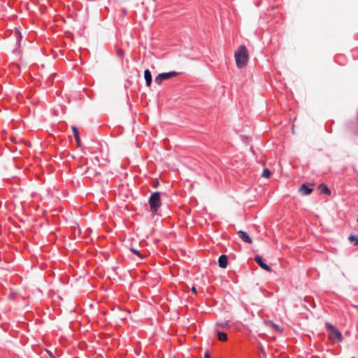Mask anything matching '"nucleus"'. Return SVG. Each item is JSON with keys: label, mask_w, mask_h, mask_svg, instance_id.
<instances>
[{"label": "nucleus", "mask_w": 358, "mask_h": 358, "mask_svg": "<svg viewBox=\"0 0 358 358\" xmlns=\"http://www.w3.org/2000/svg\"><path fill=\"white\" fill-rule=\"evenodd\" d=\"M265 324L266 325L271 326L277 332H279V333L282 332V328L281 327H280L279 325L273 323L272 321H270V320L266 321Z\"/></svg>", "instance_id": "obj_10"}, {"label": "nucleus", "mask_w": 358, "mask_h": 358, "mask_svg": "<svg viewBox=\"0 0 358 358\" xmlns=\"http://www.w3.org/2000/svg\"><path fill=\"white\" fill-rule=\"evenodd\" d=\"M204 358H210V354L208 352H206L204 354Z\"/></svg>", "instance_id": "obj_19"}, {"label": "nucleus", "mask_w": 358, "mask_h": 358, "mask_svg": "<svg viewBox=\"0 0 358 358\" xmlns=\"http://www.w3.org/2000/svg\"><path fill=\"white\" fill-rule=\"evenodd\" d=\"M178 75L176 71H170L168 73H162L159 74L155 79L157 84L160 85L165 80H169L173 77H176Z\"/></svg>", "instance_id": "obj_4"}, {"label": "nucleus", "mask_w": 358, "mask_h": 358, "mask_svg": "<svg viewBox=\"0 0 358 358\" xmlns=\"http://www.w3.org/2000/svg\"><path fill=\"white\" fill-rule=\"evenodd\" d=\"M238 236L244 242L248 243H250V244L252 243V238L249 236L248 233H246L245 231H241V230L238 231Z\"/></svg>", "instance_id": "obj_6"}, {"label": "nucleus", "mask_w": 358, "mask_h": 358, "mask_svg": "<svg viewBox=\"0 0 358 358\" xmlns=\"http://www.w3.org/2000/svg\"><path fill=\"white\" fill-rule=\"evenodd\" d=\"M130 250L134 253L136 255H137L138 257H139L141 259H143L144 257L140 254L139 251L138 250H136V248H130Z\"/></svg>", "instance_id": "obj_16"}, {"label": "nucleus", "mask_w": 358, "mask_h": 358, "mask_svg": "<svg viewBox=\"0 0 358 358\" xmlns=\"http://www.w3.org/2000/svg\"><path fill=\"white\" fill-rule=\"evenodd\" d=\"M261 352H262V354H264V350L263 349H262Z\"/></svg>", "instance_id": "obj_22"}, {"label": "nucleus", "mask_w": 358, "mask_h": 358, "mask_svg": "<svg viewBox=\"0 0 358 358\" xmlns=\"http://www.w3.org/2000/svg\"><path fill=\"white\" fill-rule=\"evenodd\" d=\"M219 266L222 268H225L228 264V257L225 255L220 256L218 259Z\"/></svg>", "instance_id": "obj_7"}, {"label": "nucleus", "mask_w": 358, "mask_h": 358, "mask_svg": "<svg viewBox=\"0 0 358 358\" xmlns=\"http://www.w3.org/2000/svg\"><path fill=\"white\" fill-rule=\"evenodd\" d=\"M191 291H192V293H194V294H196V292H197V291H196V287H194V286H192V288H191Z\"/></svg>", "instance_id": "obj_17"}, {"label": "nucleus", "mask_w": 358, "mask_h": 358, "mask_svg": "<svg viewBox=\"0 0 358 358\" xmlns=\"http://www.w3.org/2000/svg\"><path fill=\"white\" fill-rule=\"evenodd\" d=\"M47 352H48V355L50 356L51 358L55 357L54 355H52V353L50 351L47 350Z\"/></svg>", "instance_id": "obj_20"}, {"label": "nucleus", "mask_w": 358, "mask_h": 358, "mask_svg": "<svg viewBox=\"0 0 358 358\" xmlns=\"http://www.w3.org/2000/svg\"><path fill=\"white\" fill-rule=\"evenodd\" d=\"M53 358H55V357H53Z\"/></svg>", "instance_id": "obj_23"}, {"label": "nucleus", "mask_w": 358, "mask_h": 358, "mask_svg": "<svg viewBox=\"0 0 358 358\" xmlns=\"http://www.w3.org/2000/svg\"><path fill=\"white\" fill-rule=\"evenodd\" d=\"M300 191L304 195H308L313 192V189L309 188L305 184H303L300 187Z\"/></svg>", "instance_id": "obj_11"}, {"label": "nucleus", "mask_w": 358, "mask_h": 358, "mask_svg": "<svg viewBox=\"0 0 358 358\" xmlns=\"http://www.w3.org/2000/svg\"><path fill=\"white\" fill-rule=\"evenodd\" d=\"M325 326L328 331V336L330 340L334 343L341 342L343 341V335L337 328L329 322H327Z\"/></svg>", "instance_id": "obj_2"}, {"label": "nucleus", "mask_w": 358, "mask_h": 358, "mask_svg": "<svg viewBox=\"0 0 358 358\" xmlns=\"http://www.w3.org/2000/svg\"><path fill=\"white\" fill-rule=\"evenodd\" d=\"M148 203L151 212L156 213L161 206L160 192L152 193L149 198Z\"/></svg>", "instance_id": "obj_3"}, {"label": "nucleus", "mask_w": 358, "mask_h": 358, "mask_svg": "<svg viewBox=\"0 0 358 358\" xmlns=\"http://www.w3.org/2000/svg\"><path fill=\"white\" fill-rule=\"evenodd\" d=\"M218 339L221 341H226L227 340V334L221 331L217 332Z\"/></svg>", "instance_id": "obj_14"}, {"label": "nucleus", "mask_w": 358, "mask_h": 358, "mask_svg": "<svg viewBox=\"0 0 358 358\" xmlns=\"http://www.w3.org/2000/svg\"><path fill=\"white\" fill-rule=\"evenodd\" d=\"M348 240L354 245H358V236H357L350 235L348 237Z\"/></svg>", "instance_id": "obj_13"}, {"label": "nucleus", "mask_w": 358, "mask_h": 358, "mask_svg": "<svg viewBox=\"0 0 358 358\" xmlns=\"http://www.w3.org/2000/svg\"><path fill=\"white\" fill-rule=\"evenodd\" d=\"M158 185H159V182H155V185H154V187H155V188H156V187H158Z\"/></svg>", "instance_id": "obj_21"}, {"label": "nucleus", "mask_w": 358, "mask_h": 358, "mask_svg": "<svg viewBox=\"0 0 358 358\" xmlns=\"http://www.w3.org/2000/svg\"><path fill=\"white\" fill-rule=\"evenodd\" d=\"M234 57L237 67L239 69L244 67L249 59V52L247 48L245 45L240 46L238 50L235 52Z\"/></svg>", "instance_id": "obj_1"}, {"label": "nucleus", "mask_w": 358, "mask_h": 358, "mask_svg": "<svg viewBox=\"0 0 358 358\" xmlns=\"http://www.w3.org/2000/svg\"><path fill=\"white\" fill-rule=\"evenodd\" d=\"M319 188L322 193L326 194L327 195L331 194V190L329 189V187L326 185L320 184L319 186Z\"/></svg>", "instance_id": "obj_12"}, {"label": "nucleus", "mask_w": 358, "mask_h": 358, "mask_svg": "<svg viewBox=\"0 0 358 358\" xmlns=\"http://www.w3.org/2000/svg\"><path fill=\"white\" fill-rule=\"evenodd\" d=\"M71 129H72V131L73 133V136H74V138H75V139L76 141V143H77L78 145L80 147L81 145V142H80V135H79L78 130V129L74 125L71 126Z\"/></svg>", "instance_id": "obj_8"}, {"label": "nucleus", "mask_w": 358, "mask_h": 358, "mask_svg": "<svg viewBox=\"0 0 358 358\" xmlns=\"http://www.w3.org/2000/svg\"><path fill=\"white\" fill-rule=\"evenodd\" d=\"M15 33L17 34L19 39H20L22 38L20 32L18 30H16Z\"/></svg>", "instance_id": "obj_18"}, {"label": "nucleus", "mask_w": 358, "mask_h": 358, "mask_svg": "<svg viewBox=\"0 0 358 358\" xmlns=\"http://www.w3.org/2000/svg\"><path fill=\"white\" fill-rule=\"evenodd\" d=\"M144 78L146 81V85L148 87H150L152 83V75H151L150 70H148V69L145 70Z\"/></svg>", "instance_id": "obj_9"}, {"label": "nucleus", "mask_w": 358, "mask_h": 358, "mask_svg": "<svg viewBox=\"0 0 358 358\" xmlns=\"http://www.w3.org/2000/svg\"><path fill=\"white\" fill-rule=\"evenodd\" d=\"M262 177L268 178L271 176V171L268 169H265L262 173Z\"/></svg>", "instance_id": "obj_15"}, {"label": "nucleus", "mask_w": 358, "mask_h": 358, "mask_svg": "<svg viewBox=\"0 0 358 358\" xmlns=\"http://www.w3.org/2000/svg\"><path fill=\"white\" fill-rule=\"evenodd\" d=\"M255 261L259 264V266L264 270L266 271H271V268L266 264H265L259 255H256L255 257Z\"/></svg>", "instance_id": "obj_5"}]
</instances>
